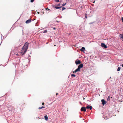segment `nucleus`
Returning <instances> with one entry per match:
<instances>
[{"label": "nucleus", "mask_w": 123, "mask_h": 123, "mask_svg": "<svg viewBox=\"0 0 123 123\" xmlns=\"http://www.w3.org/2000/svg\"><path fill=\"white\" fill-rule=\"evenodd\" d=\"M28 43L26 42L23 46L20 52V53L22 54V55L25 54L28 48Z\"/></svg>", "instance_id": "f257e3e1"}, {"label": "nucleus", "mask_w": 123, "mask_h": 123, "mask_svg": "<svg viewBox=\"0 0 123 123\" xmlns=\"http://www.w3.org/2000/svg\"><path fill=\"white\" fill-rule=\"evenodd\" d=\"M83 64H80L78 66V68H77V70H78L79 71H80V69L82 68L83 67Z\"/></svg>", "instance_id": "f03ea898"}, {"label": "nucleus", "mask_w": 123, "mask_h": 123, "mask_svg": "<svg viewBox=\"0 0 123 123\" xmlns=\"http://www.w3.org/2000/svg\"><path fill=\"white\" fill-rule=\"evenodd\" d=\"M101 101L102 102V104L103 105H104L107 103L106 101H105L104 99H102Z\"/></svg>", "instance_id": "7ed1b4c3"}, {"label": "nucleus", "mask_w": 123, "mask_h": 123, "mask_svg": "<svg viewBox=\"0 0 123 123\" xmlns=\"http://www.w3.org/2000/svg\"><path fill=\"white\" fill-rule=\"evenodd\" d=\"M86 108L85 107H82L80 109V110L81 111H84V112H85L86 111Z\"/></svg>", "instance_id": "20e7f679"}, {"label": "nucleus", "mask_w": 123, "mask_h": 123, "mask_svg": "<svg viewBox=\"0 0 123 123\" xmlns=\"http://www.w3.org/2000/svg\"><path fill=\"white\" fill-rule=\"evenodd\" d=\"M101 46L103 48H106L107 47V46L104 43H101Z\"/></svg>", "instance_id": "39448f33"}, {"label": "nucleus", "mask_w": 123, "mask_h": 123, "mask_svg": "<svg viewBox=\"0 0 123 123\" xmlns=\"http://www.w3.org/2000/svg\"><path fill=\"white\" fill-rule=\"evenodd\" d=\"M86 109L91 110L92 109V107L91 106H90V105H89L86 106Z\"/></svg>", "instance_id": "423d86ee"}, {"label": "nucleus", "mask_w": 123, "mask_h": 123, "mask_svg": "<svg viewBox=\"0 0 123 123\" xmlns=\"http://www.w3.org/2000/svg\"><path fill=\"white\" fill-rule=\"evenodd\" d=\"M75 63L77 65L81 63V61L79 60H76L75 61Z\"/></svg>", "instance_id": "0eeeda50"}, {"label": "nucleus", "mask_w": 123, "mask_h": 123, "mask_svg": "<svg viewBox=\"0 0 123 123\" xmlns=\"http://www.w3.org/2000/svg\"><path fill=\"white\" fill-rule=\"evenodd\" d=\"M31 19L30 18V19L26 20L25 22V23L27 24H28V23L31 22Z\"/></svg>", "instance_id": "6e6552de"}, {"label": "nucleus", "mask_w": 123, "mask_h": 123, "mask_svg": "<svg viewBox=\"0 0 123 123\" xmlns=\"http://www.w3.org/2000/svg\"><path fill=\"white\" fill-rule=\"evenodd\" d=\"M121 38L122 40L123 41V34H120L119 36Z\"/></svg>", "instance_id": "1a4fd4ad"}, {"label": "nucleus", "mask_w": 123, "mask_h": 123, "mask_svg": "<svg viewBox=\"0 0 123 123\" xmlns=\"http://www.w3.org/2000/svg\"><path fill=\"white\" fill-rule=\"evenodd\" d=\"M85 48L84 47H83L81 49V50L83 52H84L85 51Z\"/></svg>", "instance_id": "9d476101"}, {"label": "nucleus", "mask_w": 123, "mask_h": 123, "mask_svg": "<svg viewBox=\"0 0 123 123\" xmlns=\"http://www.w3.org/2000/svg\"><path fill=\"white\" fill-rule=\"evenodd\" d=\"M44 117L46 120H48V118L47 115L44 116Z\"/></svg>", "instance_id": "9b49d317"}, {"label": "nucleus", "mask_w": 123, "mask_h": 123, "mask_svg": "<svg viewBox=\"0 0 123 123\" xmlns=\"http://www.w3.org/2000/svg\"><path fill=\"white\" fill-rule=\"evenodd\" d=\"M61 7H62V6H60V7L55 6V8L57 9H59L61 8Z\"/></svg>", "instance_id": "f8f14e48"}, {"label": "nucleus", "mask_w": 123, "mask_h": 123, "mask_svg": "<svg viewBox=\"0 0 123 123\" xmlns=\"http://www.w3.org/2000/svg\"><path fill=\"white\" fill-rule=\"evenodd\" d=\"M77 70V69H76L74 71H73V73H76V72H78L79 71L78 70Z\"/></svg>", "instance_id": "ddd939ff"}, {"label": "nucleus", "mask_w": 123, "mask_h": 123, "mask_svg": "<svg viewBox=\"0 0 123 123\" xmlns=\"http://www.w3.org/2000/svg\"><path fill=\"white\" fill-rule=\"evenodd\" d=\"M110 97L109 96H108L107 99V100L109 101L110 100Z\"/></svg>", "instance_id": "4468645a"}, {"label": "nucleus", "mask_w": 123, "mask_h": 123, "mask_svg": "<svg viewBox=\"0 0 123 123\" xmlns=\"http://www.w3.org/2000/svg\"><path fill=\"white\" fill-rule=\"evenodd\" d=\"M121 69V68H120L119 67H118L117 68V71H120Z\"/></svg>", "instance_id": "2eb2a0df"}, {"label": "nucleus", "mask_w": 123, "mask_h": 123, "mask_svg": "<svg viewBox=\"0 0 123 123\" xmlns=\"http://www.w3.org/2000/svg\"><path fill=\"white\" fill-rule=\"evenodd\" d=\"M71 76L74 77H75L76 76L74 74H71Z\"/></svg>", "instance_id": "dca6fc26"}, {"label": "nucleus", "mask_w": 123, "mask_h": 123, "mask_svg": "<svg viewBox=\"0 0 123 123\" xmlns=\"http://www.w3.org/2000/svg\"><path fill=\"white\" fill-rule=\"evenodd\" d=\"M45 108V107H44L42 106L41 107H39L38 108V109H42V108Z\"/></svg>", "instance_id": "f3484780"}, {"label": "nucleus", "mask_w": 123, "mask_h": 123, "mask_svg": "<svg viewBox=\"0 0 123 123\" xmlns=\"http://www.w3.org/2000/svg\"><path fill=\"white\" fill-rule=\"evenodd\" d=\"M47 30H45L43 32V33H47Z\"/></svg>", "instance_id": "a211bd4d"}, {"label": "nucleus", "mask_w": 123, "mask_h": 123, "mask_svg": "<svg viewBox=\"0 0 123 123\" xmlns=\"http://www.w3.org/2000/svg\"><path fill=\"white\" fill-rule=\"evenodd\" d=\"M55 2H59V0H55Z\"/></svg>", "instance_id": "6ab92c4d"}, {"label": "nucleus", "mask_w": 123, "mask_h": 123, "mask_svg": "<svg viewBox=\"0 0 123 123\" xmlns=\"http://www.w3.org/2000/svg\"><path fill=\"white\" fill-rule=\"evenodd\" d=\"M66 9V8L65 7H63L62 8V11H63L64 10V9Z\"/></svg>", "instance_id": "aec40b11"}, {"label": "nucleus", "mask_w": 123, "mask_h": 123, "mask_svg": "<svg viewBox=\"0 0 123 123\" xmlns=\"http://www.w3.org/2000/svg\"><path fill=\"white\" fill-rule=\"evenodd\" d=\"M34 1V0H31V2H33Z\"/></svg>", "instance_id": "412c9836"}, {"label": "nucleus", "mask_w": 123, "mask_h": 123, "mask_svg": "<svg viewBox=\"0 0 123 123\" xmlns=\"http://www.w3.org/2000/svg\"><path fill=\"white\" fill-rule=\"evenodd\" d=\"M66 3L64 4H63L62 5V6H64L66 4Z\"/></svg>", "instance_id": "4be33fe9"}, {"label": "nucleus", "mask_w": 123, "mask_h": 123, "mask_svg": "<svg viewBox=\"0 0 123 123\" xmlns=\"http://www.w3.org/2000/svg\"><path fill=\"white\" fill-rule=\"evenodd\" d=\"M121 19H122V22H123V17H122Z\"/></svg>", "instance_id": "5701e85b"}, {"label": "nucleus", "mask_w": 123, "mask_h": 123, "mask_svg": "<svg viewBox=\"0 0 123 123\" xmlns=\"http://www.w3.org/2000/svg\"><path fill=\"white\" fill-rule=\"evenodd\" d=\"M85 15H86V16H85V18H87V14H86Z\"/></svg>", "instance_id": "b1692460"}, {"label": "nucleus", "mask_w": 123, "mask_h": 123, "mask_svg": "<svg viewBox=\"0 0 123 123\" xmlns=\"http://www.w3.org/2000/svg\"><path fill=\"white\" fill-rule=\"evenodd\" d=\"M60 3L58 5H57V6H59L60 5Z\"/></svg>", "instance_id": "393cba45"}, {"label": "nucleus", "mask_w": 123, "mask_h": 123, "mask_svg": "<svg viewBox=\"0 0 123 123\" xmlns=\"http://www.w3.org/2000/svg\"><path fill=\"white\" fill-rule=\"evenodd\" d=\"M15 55H17V56H18V55H18V54H15Z\"/></svg>", "instance_id": "a878e982"}, {"label": "nucleus", "mask_w": 123, "mask_h": 123, "mask_svg": "<svg viewBox=\"0 0 123 123\" xmlns=\"http://www.w3.org/2000/svg\"><path fill=\"white\" fill-rule=\"evenodd\" d=\"M42 105H44V103L43 102L42 103Z\"/></svg>", "instance_id": "bb28decb"}, {"label": "nucleus", "mask_w": 123, "mask_h": 123, "mask_svg": "<svg viewBox=\"0 0 123 123\" xmlns=\"http://www.w3.org/2000/svg\"><path fill=\"white\" fill-rule=\"evenodd\" d=\"M53 30H55L56 29V28H53Z\"/></svg>", "instance_id": "cd10ccee"}, {"label": "nucleus", "mask_w": 123, "mask_h": 123, "mask_svg": "<svg viewBox=\"0 0 123 123\" xmlns=\"http://www.w3.org/2000/svg\"><path fill=\"white\" fill-rule=\"evenodd\" d=\"M58 94V93H56V95H57Z\"/></svg>", "instance_id": "c85d7f7f"}, {"label": "nucleus", "mask_w": 123, "mask_h": 123, "mask_svg": "<svg viewBox=\"0 0 123 123\" xmlns=\"http://www.w3.org/2000/svg\"><path fill=\"white\" fill-rule=\"evenodd\" d=\"M122 66L123 67V64H122Z\"/></svg>", "instance_id": "c756f323"}, {"label": "nucleus", "mask_w": 123, "mask_h": 123, "mask_svg": "<svg viewBox=\"0 0 123 123\" xmlns=\"http://www.w3.org/2000/svg\"><path fill=\"white\" fill-rule=\"evenodd\" d=\"M46 9V10H47V9H48V8H46V9Z\"/></svg>", "instance_id": "7c9ffc66"}, {"label": "nucleus", "mask_w": 123, "mask_h": 123, "mask_svg": "<svg viewBox=\"0 0 123 123\" xmlns=\"http://www.w3.org/2000/svg\"><path fill=\"white\" fill-rule=\"evenodd\" d=\"M95 2V1H94L93 2V3H94Z\"/></svg>", "instance_id": "2f4dec72"}, {"label": "nucleus", "mask_w": 123, "mask_h": 123, "mask_svg": "<svg viewBox=\"0 0 123 123\" xmlns=\"http://www.w3.org/2000/svg\"><path fill=\"white\" fill-rule=\"evenodd\" d=\"M37 13L38 14H39V12H37Z\"/></svg>", "instance_id": "473e14b6"}, {"label": "nucleus", "mask_w": 123, "mask_h": 123, "mask_svg": "<svg viewBox=\"0 0 123 123\" xmlns=\"http://www.w3.org/2000/svg\"><path fill=\"white\" fill-rule=\"evenodd\" d=\"M48 9V10H50V9Z\"/></svg>", "instance_id": "72a5a7b5"}, {"label": "nucleus", "mask_w": 123, "mask_h": 123, "mask_svg": "<svg viewBox=\"0 0 123 123\" xmlns=\"http://www.w3.org/2000/svg\"><path fill=\"white\" fill-rule=\"evenodd\" d=\"M54 46H56V45H54Z\"/></svg>", "instance_id": "f704fd0d"}, {"label": "nucleus", "mask_w": 123, "mask_h": 123, "mask_svg": "<svg viewBox=\"0 0 123 123\" xmlns=\"http://www.w3.org/2000/svg\"><path fill=\"white\" fill-rule=\"evenodd\" d=\"M43 12V13H44V12Z\"/></svg>", "instance_id": "c9c22d12"}]
</instances>
